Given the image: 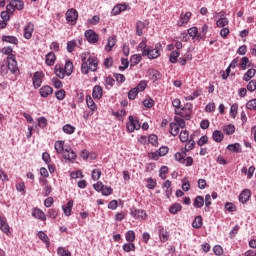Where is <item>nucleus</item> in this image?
Segmentation results:
<instances>
[{"mask_svg":"<svg viewBox=\"0 0 256 256\" xmlns=\"http://www.w3.org/2000/svg\"><path fill=\"white\" fill-rule=\"evenodd\" d=\"M81 73L82 75H87L89 71L95 73L99 67V59L95 56H91L89 52L81 54Z\"/></svg>","mask_w":256,"mask_h":256,"instance_id":"obj_1","label":"nucleus"},{"mask_svg":"<svg viewBox=\"0 0 256 256\" xmlns=\"http://www.w3.org/2000/svg\"><path fill=\"white\" fill-rule=\"evenodd\" d=\"M175 159L176 161H178V163H182V165H185V167H191V165H193V157L191 156L187 157V153L185 152L183 153L177 152L175 154Z\"/></svg>","mask_w":256,"mask_h":256,"instance_id":"obj_2","label":"nucleus"},{"mask_svg":"<svg viewBox=\"0 0 256 256\" xmlns=\"http://www.w3.org/2000/svg\"><path fill=\"white\" fill-rule=\"evenodd\" d=\"M129 122L126 124V127L129 133H133V131H139L141 129V124L139 120L135 119L133 116H129Z\"/></svg>","mask_w":256,"mask_h":256,"instance_id":"obj_3","label":"nucleus"},{"mask_svg":"<svg viewBox=\"0 0 256 256\" xmlns=\"http://www.w3.org/2000/svg\"><path fill=\"white\" fill-rule=\"evenodd\" d=\"M7 65L9 71L13 75H19V67L17 66V60L15 59V56H10L9 59H7Z\"/></svg>","mask_w":256,"mask_h":256,"instance_id":"obj_4","label":"nucleus"},{"mask_svg":"<svg viewBox=\"0 0 256 256\" xmlns=\"http://www.w3.org/2000/svg\"><path fill=\"white\" fill-rule=\"evenodd\" d=\"M34 31H35V24H33L32 22L26 23L23 28L24 39H28V40L31 39V37H33Z\"/></svg>","mask_w":256,"mask_h":256,"instance_id":"obj_5","label":"nucleus"},{"mask_svg":"<svg viewBox=\"0 0 256 256\" xmlns=\"http://www.w3.org/2000/svg\"><path fill=\"white\" fill-rule=\"evenodd\" d=\"M143 57H148L149 59H157V57H160L161 52H159V49L157 48H147V50H144L142 52Z\"/></svg>","mask_w":256,"mask_h":256,"instance_id":"obj_6","label":"nucleus"},{"mask_svg":"<svg viewBox=\"0 0 256 256\" xmlns=\"http://www.w3.org/2000/svg\"><path fill=\"white\" fill-rule=\"evenodd\" d=\"M130 215L134 219H139L140 221L147 219V212L142 209H132Z\"/></svg>","mask_w":256,"mask_h":256,"instance_id":"obj_7","label":"nucleus"},{"mask_svg":"<svg viewBox=\"0 0 256 256\" xmlns=\"http://www.w3.org/2000/svg\"><path fill=\"white\" fill-rule=\"evenodd\" d=\"M43 77H45L43 72L37 71L34 73L33 86L35 89H39V87H41V85L43 84Z\"/></svg>","mask_w":256,"mask_h":256,"instance_id":"obj_8","label":"nucleus"},{"mask_svg":"<svg viewBox=\"0 0 256 256\" xmlns=\"http://www.w3.org/2000/svg\"><path fill=\"white\" fill-rule=\"evenodd\" d=\"M78 17H79V13L77 12V10H75L73 8L67 10L66 21H68V23H75L77 21Z\"/></svg>","mask_w":256,"mask_h":256,"instance_id":"obj_9","label":"nucleus"},{"mask_svg":"<svg viewBox=\"0 0 256 256\" xmlns=\"http://www.w3.org/2000/svg\"><path fill=\"white\" fill-rule=\"evenodd\" d=\"M84 35H85L88 43L95 44V43H97V41H99V35L91 29L87 30Z\"/></svg>","mask_w":256,"mask_h":256,"instance_id":"obj_10","label":"nucleus"},{"mask_svg":"<svg viewBox=\"0 0 256 256\" xmlns=\"http://www.w3.org/2000/svg\"><path fill=\"white\" fill-rule=\"evenodd\" d=\"M158 235L161 243H167V241H169V232L167 231V229H165V227H158Z\"/></svg>","mask_w":256,"mask_h":256,"instance_id":"obj_11","label":"nucleus"},{"mask_svg":"<svg viewBox=\"0 0 256 256\" xmlns=\"http://www.w3.org/2000/svg\"><path fill=\"white\" fill-rule=\"evenodd\" d=\"M62 153L66 161H75L77 159V154L71 148H66Z\"/></svg>","mask_w":256,"mask_h":256,"instance_id":"obj_12","label":"nucleus"},{"mask_svg":"<svg viewBox=\"0 0 256 256\" xmlns=\"http://www.w3.org/2000/svg\"><path fill=\"white\" fill-rule=\"evenodd\" d=\"M32 217H34V219H39L40 221H47V216L45 215V212L39 208H34L32 210Z\"/></svg>","mask_w":256,"mask_h":256,"instance_id":"obj_13","label":"nucleus"},{"mask_svg":"<svg viewBox=\"0 0 256 256\" xmlns=\"http://www.w3.org/2000/svg\"><path fill=\"white\" fill-rule=\"evenodd\" d=\"M172 106L175 108V115H183L185 107H181V100L179 98H175L172 101Z\"/></svg>","mask_w":256,"mask_h":256,"instance_id":"obj_14","label":"nucleus"},{"mask_svg":"<svg viewBox=\"0 0 256 256\" xmlns=\"http://www.w3.org/2000/svg\"><path fill=\"white\" fill-rule=\"evenodd\" d=\"M123 11H127V5L126 4H117L116 6L113 7L111 11L112 17H115L117 15H121Z\"/></svg>","mask_w":256,"mask_h":256,"instance_id":"obj_15","label":"nucleus"},{"mask_svg":"<svg viewBox=\"0 0 256 256\" xmlns=\"http://www.w3.org/2000/svg\"><path fill=\"white\" fill-rule=\"evenodd\" d=\"M189 19H191V12H186L185 14H181L178 20L177 25L179 27H183V25H187L189 23Z\"/></svg>","mask_w":256,"mask_h":256,"instance_id":"obj_16","label":"nucleus"},{"mask_svg":"<svg viewBox=\"0 0 256 256\" xmlns=\"http://www.w3.org/2000/svg\"><path fill=\"white\" fill-rule=\"evenodd\" d=\"M249 199H251V190L244 189L239 195V201L240 203L245 204Z\"/></svg>","mask_w":256,"mask_h":256,"instance_id":"obj_17","label":"nucleus"},{"mask_svg":"<svg viewBox=\"0 0 256 256\" xmlns=\"http://www.w3.org/2000/svg\"><path fill=\"white\" fill-rule=\"evenodd\" d=\"M54 72L56 77H59V79H65V77H67V72L65 71V68L61 65H56L54 68Z\"/></svg>","mask_w":256,"mask_h":256,"instance_id":"obj_18","label":"nucleus"},{"mask_svg":"<svg viewBox=\"0 0 256 256\" xmlns=\"http://www.w3.org/2000/svg\"><path fill=\"white\" fill-rule=\"evenodd\" d=\"M40 96L43 97L44 99L47 98L48 95H52L53 94V88L51 86H43L42 88H40Z\"/></svg>","mask_w":256,"mask_h":256,"instance_id":"obj_19","label":"nucleus"},{"mask_svg":"<svg viewBox=\"0 0 256 256\" xmlns=\"http://www.w3.org/2000/svg\"><path fill=\"white\" fill-rule=\"evenodd\" d=\"M92 96L94 99H101V97H103V87L99 85L94 86Z\"/></svg>","mask_w":256,"mask_h":256,"instance_id":"obj_20","label":"nucleus"},{"mask_svg":"<svg viewBox=\"0 0 256 256\" xmlns=\"http://www.w3.org/2000/svg\"><path fill=\"white\" fill-rule=\"evenodd\" d=\"M55 61H57V56H55V53L54 52H49L47 55H46V65H48L49 67L55 65Z\"/></svg>","mask_w":256,"mask_h":256,"instance_id":"obj_21","label":"nucleus"},{"mask_svg":"<svg viewBox=\"0 0 256 256\" xmlns=\"http://www.w3.org/2000/svg\"><path fill=\"white\" fill-rule=\"evenodd\" d=\"M0 229L5 233L6 235H9V224L7 223V220L0 216Z\"/></svg>","mask_w":256,"mask_h":256,"instance_id":"obj_22","label":"nucleus"},{"mask_svg":"<svg viewBox=\"0 0 256 256\" xmlns=\"http://www.w3.org/2000/svg\"><path fill=\"white\" fill-rule=\"evenodd\" d=\"M73 209V200L67 202V205L62 206V211L66 217L71 216V211Z\"/></svg>","mask_w":256,"mask_h":256,"instance_id":"obj_23","label":"nucleus"},{"mask_svg":"<svg viewBox=\"0 0 256 256\" xmlns=\"http://www.w3.org/2000/svg\"><path fill=\"white\" fill-rule=\"evenodd\" d=\"M148 75L151 81H159V78L161 77V73L156 69L148 70Z\"/></svg>","mask_w":256,"mask_h":256,"instance_id":"obj_24","label":"nucleus"},{"mask_svg":"<svg viewBox=\"0 0 256 256\" xmlns=\"http://www.w3.org/2000/svg\"><path fill=\"white\" fill-rule=\"evenodd\" d=\"M204 205L205 198H203V196H196V198L194 199L193 207H195V209H201V207H203Z\"/></svg>","mask_w":256,"mask_h":256,"instance_id":"obj_25","label":"nucleus"},{"mask_svg":"<svg viewBox=\"0 0 256 256\" xmlns=\"http://www.w3.org/2000/svg\"><path fill=\"white\" fill-rule=\"evenodd\" d=\"M256 75V70L251 68L248 69L247 72L243 75V81L249 82Z\"/></svg>","mask_w":256,"mask_h":256,"instance_id":"obj_26","label":"nucleus"},{"mask_svg":"<svg viewBox=\"0 0 256 256\" xmlns=\"http://www.w3.org/2000/svg\"><path fill=\"white\" fill-rule=\"evenodd\" d=\"M4 43H11L12 45H19V39L15 36H2Z\"/></svg>","mask_w":256,"mask_h":256,"instance_id":"obj_27","label":"nucleus"},{"mask_svg":"<svg viewBox=\"0 0 256 256\" xmlns=\"http://www.w3.org/2000/svg\"><path fill=\"white\" fill-rule=\"evenodd\" d=\"M224 135H223V132L219 131V130H215L213 133H212V138L213 140L216 142V143H221V141H223L224 139Z\"/></svg>","mask_w":256,"mask_h":256,"instance_id":"obj_28","label":"nucleus"},{"mask_svg":"<svg viewBox=\"0 0 256 256\" xmlns=\"http://www.w3.org/2000/svg\"><path fill=\"white\" fill-rule=\"evenodd\" d=\"M142 56L140 54H134L130 58L131 67H135V65H139L141 63Z\"/></svg>","mask_w":256,"mask_h":256,"instance_id":"obj_29","label":"nucleus"},{"mask_svg":"<svg viewBox=\"0 0 256 256\" xmlns=\"http://www.w3.org/2000/svg\"><path fill=\"white\" fill-rule=\"evenodd\" d=\"M192 227L194 229H201L203 227V218L201 216H196L192 222Z\"/></svg>","mask_w":256,"mask_h":256,"instance_id":"obj_30","label":"nucleus"},{"mask_svg":"<svg viewBox=\"0 0 256 256\" xmlns=\"http://www.w3.org/2000/svg\"><path fill=\"white\" fill-rule=\"evenodd\" d=\"M249 65H251L249 58L247 56L242 57L239 63V67H241L242 71H246Z\"/></svg>","mask_w":256,"mask_h":256,"instance_id":"obj_31","label":"nucleus"},{"mask_svg":"<svg viewBox=\"0 0 256 256\" xmlns=\"http://www.w3.org/2000/svg\"><path fill=\"white\" fill-rule=\"evenodd\" d=\"M228 151H232V153H241V144L239 143H234V144H229L227 146Z\"/></svg>","mask_w":256,"mask_h":256,"instance_id":"obj_32","label":"nucleus"},{"mask_svg":"<svg viewBox=\"0 0 256 256\" xmlns=\"http://www.w3.org/2000/svg\"><path fill=\"white\" fill-rule=\"evenodd\" d=\"M75 126L71 125V124H65L62 127V131L63 133H66V135H73V133H75Z\"/></svg>","mask_w":256,"mask_h":256,"instance_id":"obj_33","label":"nucleus"},{"mask_svg":"<svg viewBox=\"0 0 256 256\" xmlns=\"http://www.w3.org/2000/svg\"><path fill=\"white\" fill-rule=\"evenodd\" d=\"M144 29H145V22L143 21L136 22V35H138V37H141V35H143Z\"/></svg>","mask_w":256,"mask_h":256,"instance_id":"obj_34","label":"nucleus"},{"mask_svg":"<svg viewBox=\"0 0 256 256\" xmlns=\"http://www.w3.org/2000/svg\"><path fill=\"white\" fill-rule=\"evenodd\" d=\"M64 71L66 72L67 77H70L73 73V62H71V60L66 61Z\"/></svg>","mask_w":256,"mask_h":256,"instance_id":"obj_35","label":"nucleus"},{"mask_svg":"<svg viewBox=\"0 0 256 256\" xmlns=\"http://www.w3.org/2000/svg\"><path fill=\"white\" fill-rule=\"evenodd\" d=\"M180 127L177 126V124L175 122L170 123V134L173 137H177V135H179V131H180Z\"/></svg>","mask_w":256,"mask_h":256,"instance_id":"obj_36","label":"nucleus"},{"mask_svg":"<svg viewBox=\"0 0 256 256\" xmlns=\"http://www.w3.org/2000/svg\"><path fill=\"white\" fill-rule=\"evenodd\" d=\"M10 2L12 3L14 9H17L18 11H22V9L25 7L23 0H11Z\"/></svg>","mask_w":256,"mask_h":256,"instance_id":"obj_37","label":"nucleus"},{"mask_svg":"<svg viewBox=\"0 0 256 256\" xmlns=\"http://www.w3.org/2000/svg\"><path fill=\"white\" fill-rule=\"evenodd\" d=\"M54 147H55V151L57 153H63L65 151V148H64L65 147V141H63V140L57 141L55 143Z\"/></svg>","mask_w":256,"mask_h":256,"instance_id":"obj_38","label":"nucleus"},{"mask_svg":"<svg viewBox=\"0 0 256 256\" xmlns=\"http://www.w3.org/2000/svg\"><path fill=\"white\" fill-rule=\"evenodd\" d=\"M227 25H229V19H227V17L219 18L216 21V27L223 28V27H227Z\"/></svg>","mask_w":256,"mask_h":256,"instance_id":"obj_39","label":"nucleus"},{"mask_svg":"<svg viewBox=\"0 0 256 256\" xmlns=\"http://www.w3.org/2000/svg\"><path fill=\"white\" fill-rule=\"evenodd\" d=\"M179 55H181V52L179 50H174L170 53L169 61L170 63H177L179 59Z\"/></svg>","mask_w":256,"mask_h":256,"instance_id":"obj_40","label":"nucleus"},{"mask_svg":"<svg viewBox=\"0 0 256 256\" xmlns=\"http://www.w3.org/2000/svg\"><path fill=\"white\" fill-rule=\"evenodd\" d=\"M1 53L3 55H7V59H9L10 57H15V54H13V47L11 46L2 48Z\"/></svg>","mask_w":256,"mask_h":256,"instance_id":"obj_41","label":"nucleus"},{"mask_svg":"<svg viewBox=\"0 0 256 256\" xmlns=\"http://www.w3.org/2000/svg\"><path fill=\"white\" fill-rule=\"evenodd\" d=\"M182 208L183 207L181 206V204L175 203L174 205L170 206L169 213H171L172 215H177V213H179Z\"/></svg>","mask_w":256,"mask_h":256,"instance_id":"obj_42","label":"nucleus"},{"mask_svg":"<svg viewBox=\"0 0 256 256\" xmlns=\"http://www.w3.org/2000/svg\"><path fill=\"white\" fill-rule=\"evenodd\" d=\"M194 147H195V140L193 139L188 140V142L184 147V153H189V151H193Z\"/></svg>","mask_w":256,"mask_h":256,"instance_id":"obj_43","label":"nucleus"},{"mask_svg":"<svg viewBox=\"0 0 256 256\" xmlns=\"http://www.w3.org/2000/svg\"><path fill=\"white\" fill-rule=\"evenodd\" d=\"M86 104L87 107L91 109V111H95L97 109V104H95V101H93V98H91V96L86 97Z\"/></svg>","mask_w":256,"mask_h":256,"instance_id":"obj_44","label":"nucleus"},{"mask_svg":"<svg viewBox=\"0 0 256 256\" xmlns=\"http://www.w3.org/2000/svg\"><path fill=\"white\" fill-rule=\"evenodd\" d=\"M179 138L182 143H187L189 141V131L182 130L180 132Z\"/></svg>","mask_w":256,"mask_h":256,"instance_id":"obj_45","label":"nucleus"},{"mask_svg":"<svg viewBox=\"0 0 256 256\" xmlns=\"http://www.w3.org/2000/svg\"><path fill=\"white\" fill-rule=\"evenodd\" d=\"M101 175H102L101 169L92 170L91 177L93 181H99V179H101Z\"/></svg>","mask_w":256,"mask_h":256,"instance_id":"obj_46","label":"nucleus"},{"mask_svg":"<svg viewBox=\"0 0 256 256\" xmlns=\"http://www.w3.org/2000/svg\"><path fill=\"white\" fill-rule=\"evenodd\" d=\"M125 239L128 241V243H133V241H135V231H127L125 234Z\"/></svg>","mask_w":256,"mask_h":256,"instance_id":"obj_47","label":"nucleus"},{"mask_svg":"<svg viewBox=\"0 0 256 256\" xmlns=\"http://www.w3.org/2000/svg\"><path fill=\"white\" fill-rule=\"evenodd\" d=\"M123 251H125V253H131V251H135V245L133 243H125L122 246Z\"/></svg>","mask_w":256,"mask_h":256,"instance_id":"obj_48","label":"nucleus"},{"mask_svg":"<svg viewBox=\"0 0 256 256\" xmlns=\"http://www.w3.org/2000/svg\"><path fill=\"white\" fill-rule=\"evenodd\" d=\"M116 43L117 42L115 40V37L108 38V44L105 47L106 51H111V49H113V47H115Z\"/></svg>","mask_w":256,"mask_h":256,"instance_id":"obj_49","label":"nucleus"},{"mask_svg":"<svg viewBox=\"0 0 256 256\" xmlns=\"http://www.w3.org/2000/svg\"><path fill=\"white\" fill-rule=\"evenodd\" d=\"M191 189V183L189 182V178L185 177L182 180V190L189 191Z\"/></svg>","mask_w":256,"mask_h":256,"instance_id":"obj_50","label":"nucleus"},{"mask_svg":"<svg viewBox=\"0 0 256 256\" xmlns=\"http://www.w3.org/2000/svg\"><path fill=\"white\" fill-rule=\"evenodd\" d=\"M246 109H249L250 111H256V98L249 100L246 103Z\"/></svg>","mask_w":256,"mask_h":256,"instance_id":"obj_51","label":"nucleus"},{"mask_svg":"<svg viewBox=\"0 0 256 256\" xmlns=\"http://www.w3.org/2000/svg\"><path fill=\"white\" fill-rule=\"evenodd\" d=\"M174 121V123L181 129H185V120L183 118L175 116Z\"/></svg>","mask_w":256,"mask_h":256,"instance_id":"obj_52","label":"nucleus"},{"mask_svg":"<svg viewBox=\"0 0 256 256\" xmlns=\"http://www.w3.org/2000/svg\"><path fill=\"white\" fill-rule=\"evenodd\" d=\"M148 141L149 143H151V145H153L154 147H157L158 145V141H159V138L157 137V135L155 134H151L149 137H148Z\"/></svg>","mask_w":256,"mask_h":256,"instance_id":"obj_53","label":"nucleus"},{"mask_svg":"<svg viewBox=\"0 0 256 256\" xmlns=\"http://www.w3.org/2000/svg\"><path fill=\"white\" fill-rule=\"evenodd\" d=\"M224 132L226 135H233V133H235V126L233 124L226 125L224 127Z\"/></svg>","mask_w":256,"mask_h":256,"instance_id":"obj_54","label":"nucleus"},{"mask_svg":"<svg viewBox=\"0 0 256 256\" xmlns=\"http://www.w3.org/2000/svg\"><path fill=\"white\" fill-rule=\"evenodd\" d=\"M169 171V168H167V166H162L159 170V177L161 179H167V173Z\"/></svg>","mask_w":256,"mask_h":256,"instance_id":"obj_55","label":"nucleus"},{"mask_svg":"<svg viewBox=\"0 0 256 256\" xmlns=\"http://www.w3.org/2000/svg\"><path fill=\"white\" fill-rule=\"evenodd\" d=\"M135 89L138 91V92H141L143 91L144 89H147V81L145 80H141L138 85L135 87Z\"/></svg>","mask_w":256,"mask_h":256,"instance_id":"obj_56","label":"nucleus"},{"mask_svg":"<svg viewBox=\"0 0 256 256\" xmlns=\"http://www.w3.org/2000/svg\"><path fill=\"white\" fill-rule=\"evenodd\" d=\"M101 192H102V195H104L105 197H109V195L113 193V188H111L110 186L104 185Z\"/></svg>","mask_w":256,"mask_h":256,"instance_id":"obj_57","label":"nucleus"},{"mask_svg":"<svg viewBox=\"0 0 256 256\" xmlns=\"http://www.w3.org/2000/svg\"><path fill=\"white\" fill-rule=\"evenodd\" d=\"M138 51H142V53L147 50V38H143L142 41L138 45Z\"/></svg>","mask_w":256,"mask_h":256,"instance_id":"obj_58","label":"nucleus"},{"mask_svg":"<svg viewBox=\"0 0 256 256\" xmlns=\"http://www.w3.org/2000/svg\"><path fill=\"white\" fill-rule=\"evenodd\" d=\"M143 105H144V107H147V109H151V107H153V105H155V101L152 98H146L143 101Z\"/></svg>","mask_w":256,"mask_h":256,"instance_id":"obj_59","label":"nucleus"},{"mask_svg":"<svg viewBox=\"0 0 256 256\" xmlns=\"http://www.w3.org/2000/svg\"><path fill=\"white\" fill-rule=\"evenodd\" d=\"M198 33H199V29L197 27H192L188 29V35L192 37V39H195Z\"/></svg>","mask_w":256,"mask_h":256,"instance_id":"obj_60","label":"nucleus"},{"mask_svg":"<svg viewBox=\"0 0 256 256\" xmlns=\"http://www.w3.org/2000/svg\"><path fill=\"white\" fill-rule=\"evenodd\" d=\"M247 90L250 93H253V91L256 90V79L250 80V82L247 85Z\"/></svg>","mask_w":256,"mask_h":256,"instance_id":"obj_61","label":"nucleus"},{"mask_svg":"<svg viewBox=\"0 0 256 256\" xmlns=\"http://www.w3.org/2000/svg\"><path fill=\"white\" fill-rule=\"evenodd\" d=\"M146 187L147 189H155L157 187V181L153 180V178H148Z\"/></svg>","mask_w":256,"mask_h":256,"instance_id":"obj_62","label":"nucleus"},{"mask_svg":"<svg viewBox=\"0 0 256 256\" xmlns=\"http://www.w3.org/2000/svg\"><path fill=\"white\" fill-rule=\"evenodd\" d=\"M137 95H139V92L135 89V88H132L129 92H128V99L130 100H134L135 97H137Z\"/></svg>","mask_w":256,"mask_h":256,"instance_id":"obj_63","label":"nucleus"},{"mask_svg":"<svg viewBox=\"0 0 256 256\" xmlns=\"http://www.w3.org/2000/svg\"><path fill=\"white\" fill-rule=\"evenodd\" d=\"M57 254H58L59 256H71V252L65 250V248H63V247H59V248H58Z\"/></svg>","mask_w":256,"mask_h":256,"instance_id":"obj_64","label":"nucleus"}]
</instances>
